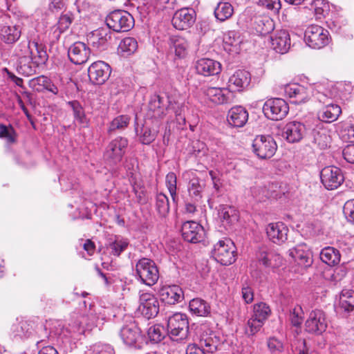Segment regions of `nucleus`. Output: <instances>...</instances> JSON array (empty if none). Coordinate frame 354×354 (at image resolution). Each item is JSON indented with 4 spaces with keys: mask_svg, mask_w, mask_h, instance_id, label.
I'll return each mask as SVG.
<instances>
[{
    "mask_svg": "<svg viewBox=\"0 0 354 354\" xmlns=\"http://www.w3.org/2000/svg\"><path fill=\"white\" fill-rule=\"evenodd\" d=\"M182 236L185 241L196 243L202 241L205 232L203 227L195 221H186L181 227Z\"/></svg>",
    "mask_w": 354,
    "mask_h": 354,
    "instance_id": "obj_20",
    "label": "nucleus"
},
{
    "mask_svg": "<svg viewBox=\"0 0 354 354\" xmlns=\"http://www.w3.org/2000/svg\"><path fill=\"white\" fill-rule=\"evenodd\" d=\"M271 46L277 53H286L290 48V37L286 30H277L270 37Z\"/></svg>",
    "mask_w": 354,
    "mask_h": 354,
    "instance_id": "obj_26",
    "label": "nucleus"
},
{
    "mask_svg": "<svg viewBox=\"0 0 354 354\" xmlns=\"http://www.w3.org/2000/svg\"><path fill=\"white\" fill-rule=\"evenodd\" d=\"M21 28L19 26H4L1 28V39L7 44L15 43L21 37Z\"/></svg>",
    "mask_w": 354,
    "mask_h": 354,
    "instance_id": "obj_36",
    "label": "nucleus"
},
{
    "mask_svg": "<svg viewBox=\"0 0 354 354\" xmlns=\"http://www.w3.org/2000/svg\"><path fill=\"white\" fill-rule=\"evenodd\" d=\"M196 21V12L194 9L183 8L177 10L172 18L174 27L178 30H185L191 27Z\"/></svg>",
    "mask_w": 354,
    "mask_h": 354,
    "instance_id": "obj_21",
    "label": "nucleus"
},
{
    "mask_svg": "<svg viewBox=\"0 0 354 354\" xmlns=\"http://www.w3.org/2000/svg\"><path fill=\"white\" fill-rule=\"evenodd\" d=\"M74 20V15L71 11L63 12L58 19L56 24L59 35L66 32L72 24Z\"/></svg>",
    "mask_w": 354,
    "mask_h": 354,
    "instance_id": "obj_51",
    "label": "nucleus"
},
{
    "mask_svg": "<svg viewBox=\"0 0 354 354\" xmlns=\"http://www.w3.org/2000/svg\"><path fill=\"white\" fill-rule=\"evenodd\" d=\"M111 73V66L103 61L95 62L88 68L90 81L97 85L103 84L109 78Z\"/></svg>",
    "mask_w": 354,
    "mask_h": 354,
    "instance_id": "obj_19",
    "label": "nucleus"
},
{
    "mask_svg": "<svg viewBox=\"0 0 354 354\" xmlns=\"http://www.w3.org/2000/svg\"><path fill=\"white\" fill-rule=\"evenodd\" d=\"M32 331V326L30 322L21 320L12 326V333L15 337L24 338L28 337Z\"/></svg>",
    "mask_w": 354,
    "mask_h": 354,
    "instance_id": "obj_50",
    "label": "nucleus"
},
{
    "mask_svg": "<svg viewBox=\"0 0 354 354\" xmlns=\"http://www.w3.org/2000/svg\"><path fill=\"white\" fill-rule=\"evenodd\" d=\"M313 95L317 102L323 104V107L317 113L319 120L326 123L337 120L342 110L337 103V88L333 86H326L324 84L318 83L315 84Z\"/></svg>",
    "mask_w": 354,
    "mask_h": 354,
    "instance_id": "obj_3",
    "label": "nucleus"
},
{
    "mask_svg": "<svg viewBox=\"0 0 354 354\" xmlns=\"http://www.w3.org/2000/svg\"><path fill=\"white\" fill-rule=\"evenodd\" d=\"M251 75L245 70H238L229 78L228 86L232 90L241 91L246 88L250 83Z\"/></svg>",
    "mask_w": 354,
    "mask_h": 354,
    "instance_id": "obj_31",
    "label": "nucleus"
},
{
    "mask_svg": "<svg viewBox=\"0 0 354 354\" xmlns=\"http://www.w3.org/2000/svg\"><path fill=\"white\" fill-rule=\"evenodd\" d=\"M289 107L281 98H271L263 104V111L266 118L272 120H282L288 113Z\"/></svg>",
    "mask_w": 354,
    "mask_h": 354,
    "instance_id": "obj_15",
    "label": "nucleus"
},
{
    "mask_svg": "<svg viewBox=\"0 0 354 354\" xmlns=\"http://www.w3.org/2000/svg\"><path fill=\"white\" fill-rule=\"evenodd\" d=\"M166 186L169 192V194L174 201L176 197V189H177V177L175 173L169 172L167 174L165 178Z\"/></svg>",
    "mask_w": 354,
    "mask_h": 354,
    "instance_id": "obj_60",
    "label": "nucleus"
},
{
    "mask_svg": "<svg viewBox=\"0 0 354 354\" xmlns=\"http://www.w3.org/2000/svg\"><path fill=\"white\" fill-rule=\"evenodd\" d=\"M212 254L218 263L223 266L230 265L236 260L234 245L230 239L220 240L214 245Z\"/></svg>",
    "mask_w": 354,
    "mask_h": 354,
    "instance_id": "obj_14",
    "label": "nucleus"
},
{
    "mask_svg": "<svg viewBox=\"0 0 354 354\" xmlns=\"http://www.w3.org/2000/svg\"><path fill=\"white\" fill-rule=\"evenodd\" d=\"M339 135L344 142H354V118L348 117L339 123Z\"/></svg>",
    "mask_w": 354,
    "mask_h": 354,
    "instance_id": "obj_37",
    "label": "nucleus"
},
{
    "mask_svg": "<svg viewBox=\"0 0 354 354\" xmlns=\"http://www.w3.org/2000/svg\"><path fill=\"white\" fill-rule=\"evenodd\" d=\"M160 300L169 305H175L184 299V292L178 285L163 286L159 290Z\"/></svg>",
    "mask_w": 354,
    "mask_h": 354,
    "instance_id": "obj_22",
    "label": "nucleus"
},
{
    "mask_svg": "<svg viewBox=\"0 0 354 354\" xmlns=\"http://www.w3.org/2000/svg\"><path fill=\"white\" fill-rule=\"evenodd\" d=\"M168 335L174 341H180L187 337L189 322L185 314L176 313L167 319Z\"/></svg>",
    "mask_w": 354,
    "mask_h": 354,
    "instance_id": "obj_6",
    "label": "nucleus"
},
{
    "mask_svg": "<svg viewBox=\"0 0 354 354\" xmlns=\"http://www.w3.org/2000/svg\"><path fill=\"white\" fill-rule=\"evenodd\" d=\"M32 49L30 46V41L28 40L21 41L15 49V55L19 60L30 59L32 54Z\"/></svg>",
    "mask_w": 354,
    "mask_h": 354,
    "instance_id": "obj_52",
    "label": "nucleus"
},
{
    "mask_svg": "<svg viewBox=\"0 0 354 354\" xmlns=\"http://www.w3.org/2000/svg\"><path fill=\"white\" fill-rule=\"evenodd\" d=\"M170 52L174 53L176 58L183 59L188 53L189 46L188 41L180 36H172L169 38Z\"/></svg>",
    "mask_w": 354,
    "mask_h": 354,
    "instance_id": "obj_34",
    "label": "nucleus"
},
{
    "mask_svg": "<svg viewBox=\"0 0 354 354\" xmlns=\"http://www.w3.org/2000/svg\"><path fill=\"white\" fill-rule=\"evenodd\" d=\"M24 61L25 62L26 60H19L17 67L18 72L27 77L35 74L38 66L32 64V62H28V64L24 63Z\"/></svg>",
    "mask_w": 354,
    "mask_h": 354,
    "instance_id": "obj_63",
    "label": "nucleus"
},
{
    "mask_svg": "<svg viewBox=\"0 0 354 354\" xmlns=\"http://www.w3.org/2000/svg\"><path fill=\"white\" fill-rule=\"evenodd\" d=\"M195 68L196 73L201 75L213 76L221 73V64L214 59L202 58L196 62Z\"/></svg>",
    "mask_w": 354,
    "mask_h": 354,
    "instance_id": "obj_25",
    "label": "nucleus"
},
{
    "mask_svg": "<svg viewBox=\"0 0 354 354\" xmlns=\"http://www.w3.org/2000/svg\"><path fill=\"white\" fill-rule=\"evenodd\" d=\"M136 276L143 284L152 286L159 279V270L156 263L151 259L142 258L136 264Z\"/></svg>",
    "mask_w": 354,
    "mask_h": 354,
    "instance_id": "obj_5",
    "label": "nucleus"
},
{
    "mask_svg": "<svg viewBox=\"0 0 354 354\" xmlns=\"http://www.w3.org/2000/svg\"><path fill=\"white\" fill-rule=\"evenodd\" d=\"M328 325L326 313L321 309H315L310 312L305 322V330L308 333L320 335L324 333Z\"/></svg>",
    "mask_w": 354,
    "mask_h": 354,
    "instance_id": "obj_13",
    "label": "nucleus"
},
{
    "mask_svg": "<svg viewBox=\"0 0 354 354\" xmlns=\"http://www.w3.org/2000/svg\"><path fill=\"white\" fill-rule=\"evenodd\" d=\"M149 8L156 12L174 10L176 0H149Z\"/></svg>",
    "mask_w": 354,
    "mask_h": 354,
    "instance_id": "obj_48",
    "label": "nucleus"
},
{
    "mask_svg": "<svg viewBox=\"0 0 354 354\" xmlns=\"http://www.w3.org/2000/svg\"><path fill=\"white\" fill-rule=\"evenodd\" d=\"M270 313L271 310L270 306L264 302H259L254 305L253 314L252 316L263 322H265Z\"/></svg>",
    "mask_w": 354,
    "mask_h": 354,
    "instance_id": "obj_55",
    "label": "nucleus"
},
{
    "mask_svg": "<svg viewBox=\"0 0 354 354\" xmlns=\"http://www.w3.org/2000/svg\"><path fill=\"white\" fill-rule=\"evenodd\" d=\"M329 39L328 31L318 25L309 26L304 32V41L312 48H322L329 43Z\"/></svg>",
    "mask_w": 354,
    "mask_h": 354,
    "instance_id": "obj_11",
    "label": "nucleus"
},
{
    "mask_svg": "<svg viewBox=\"0 0 354 354\" xmlns=\"http://www.w3.org/2000/svg\"><path fill=\"white\" fill-rule=\"evenodd\" d=\"M32 45L35 48L36 54L32 52L30 59L32 64L36 66L45 65L48 60V55L47 54L45 45L39 44L36 41H32Z\"/></svg>",
    "mask_w": 354,
    "mask_h": 354,
    "instance_id": "obj_40",
    "label": "nucleus"
},
{
    "mask_svg": "<svg viewBox=\"0 0 354 354\" xmlns=\"http://www.w3.org/2000/svg\"><path fill=\"white\" fill-rule=\"evenodd\" d=\"M288 232L287 226L281 222L270 223L266 227L268 239L274 243L278 245L287 240Z\"/></svg>",
    "mask_w": 354,
    "mask_h": 354,
    "instance_id": "obj_27",
    "label": "nucleus"
},
{
    "mask_svg": "<svg viewBox=\"0 0 354 354\" xmlns=\"http://www.w3.org/2000/svg\"><path fill=\"white\" fill-rule=\"evenodd\" d=\"M315 85L306 88L298 83H290L284 86L285 95L290 99V102L294 104H299L307 102L310 95H313Z\"/></svg>",
    "mask_w": 354,
    "mask_h": 354,
    "instance_id": "obj_17",
    "label": "nucleus"
},
{
    "mask_svg": "<svg viewBox=\"0 0 354 354\" xmlns=\"http://www.w3.org/2000/svg\"><path fill=\"white\" fill-rule=\"evenodd\" d=\"M321 182L328 190L337 189L344 181L342 170L334 166L323 168L320 172Z\"/></svg>",
    "mask_w": 354,
    "mask_h": 354,
    "instance_id": "obj_18",
    "label": "nucleus"
},
{
    "mask_svg": "<svg viewBox=\"0 0 354 354\" xmlns=\"http://www.w3.org/2000/svg\"><path fill=\"white\" fill-rule=\"evenodd\" d=\"M289 254L301 266L307 268L313 263L311 252L306 244L298 245L290 250Z\"/></svg>",
    "mask_w": 354,
    "mask_h": 354,
    "instance_id": "obj_30",
    "label": "nucleus"
},
{
    "mask_svg": "<svg viewBox=\"0 0 354 354\" xmlns=\"http://www.w3.org/2000/svg\"><path fill=\"white\" fill-rule=\"evenodd\" d=\"M203 188L204 183L199 178H193L190 179L187 189L189 196L192 198L193 202H198L202 198Z\"/></svg>",
    "mask_w": 354,
    "mask_h": 354,
    "instance_id": "obj_42",
    "label": "nucleus"
},
{
    "mask_svg": "<svg viewBox=\"0 0 354 354\" xmlns=\"http://www.w3.org/2000/svg\"><path fill=\"white\" fill-rule=\"evenodd\" d=\"M119 336L124 344L130 348L140 349L143 346L144 337L141 330L131 317H127L120 329Z\"/></svg>",
    "mask_w": 354,
    "mask_h": 354,
    "instance_id": "obj_4",
    "label": "nucleus"
},
{
    "mask_svg": "<svg viewBox=\"0 0 354 354\" xmlns=\"http://www.w3.org/2000/svg\"><path fill=\"white\" fill-rule=\"evenodd\" d=\"M189 309L190 312L199 317H206L210 313V306L201 298H194L189 301Z\"/></svg>",
    "mask_w": 354,
    "mask_h": 354,
    "instance_id": "obj_38",
    "label": "nucleus"
},
{
    "mask_svg": "<svg viewBox=\"0 0 354 354\" xmlns=\"http://www.w3.org/2000/svg\"><path fill=\"white\" fill-rule=\"evenodd\" d=\"M267 346L272 354H280L283 351V342L274 337L268 338Z\"/></svg>",
    "mask_w": 354,
    "mask_h": 354,
    "instance_id": "obj_64",
    "label": "nucleus"
},
{
    "mask_svg": "<svg viewBox=\"0 0 354 354\" xmlns=\"http://www.w3.org/2000/svg\"><path fill=\"white\" fill-rule=\"evenodd\" d=\"M147 335L152 344H158L165 337L166 331L163 326L156 324L149 328Z\"/></svg>",
    "mask_w": 354,
    "mask_h": 354,
    "instance_id": "obj_49",
    "label": "nucleus"
},
{
    "mask_svg": "<svg viewBox=\"0 0 354 354\" xmlns=\"http://www.w3.org/2000/svg\"><path fill=\"white\" fill-rule=\"evenodd\" d=\"M304 312L301 306H295L290 313V321L294 326H300L303 322Z\"/></svg>",
    "mask_w": 354,
    "mask_h": 354,
    "instance_id": "obj_61",
    "label": "nucleus"
},
{
    "mask_svg": "<svg viewBox=\"0 0 354 354\" xmlns=\"http://www.w3.org/2000/svg\"><path fill=\"white\" fill-rule=\"evenodd\" d=\"M328 4L324 0H313L311 3V9L314 10L317 17L320 18L324 16L325 13L328 11Z\"/></svg>",
    "mask_w": 354,
    "mask_h": 354,
    "instance_id": "obj_62",
    "label": "nucleus"
},
{
    "mask_svg": "<svg viewBox=\"0 0 354 354\" xmlns=\"http://www.w3.org/2000/svg\"><path fill=\"white\" fill-rule=\"evenodd\" d=\"M339 306L346 312L354 310V291L344 289L339 297Z\"/></svg>",
    "mask_w": 354,
    "mask_h": 354,
    "instance_id": "obj_46",
    "label": "nucleus"
},
{
    "mask_svg": "<svg viewBox=\"0 0 354 354\" xmlns=\"http://www.w3.org/2000/svg\"><path fill=\"white\" fill-rule=\"evenodd\" d=\"M133 192L136 195L138 203L145 204L147 202L145 187L136 181H131Z\"/></svg>",
    "mask_w": 354,
    "mask_h": 354,
    "instance_id": "obj_59",
    "label": "nucleus"
},
{
    "mask_svg": "<svg viewBox=\"0 0 354 354\" xmlns=\"http://www.w3.org/2000/svg\"><path fill=\"white\" fill-rule=\"evenodd\" d=\"M233 13L234 8L229 2H219L214 10L215 17L221 21L230 18Z\"/></svg>",
    "mask_w": 354,
    "mask_h": 354,
    "instance_id": "obj_45",
    "label": "nucleus"
},
{
    "mask_svg": "<svg viewBox=\"0 0 354 354\" xmlns=\"http://www.w3.org/2000/svg\"><path fill=\"white\" fill-rule=\"evenodd\" d=\"M99 319H104V317L97 315L95 306L90 304L89 309L85 308L83 314L73 313L66 326L56 323L48 338L51 342L56 340L58 344H69L72 339H78L86 328L90 329L96 326Z\"/></svg>",
    "mask_w": 354,
    "mask_h": 354,
    "instance_id": "obj_2",
    "label": "nucleus"
},
{
    "mask_svg": "<svg viewBox=\"0 0 354 354\" xmlns=\"http://www.w3.org/2000/svg\"><path fill=\"white\" fill-rule=\"evenodd\" d=\"M90 54V48L86 44L81 41L73 44L68 50L70 61L77 65L85 63L88 60Z\"/></svg>",
    "mask_w": 354,
    "mask_h": 354,
    "instance_id": "obj_24",
    "label": "nucleus"
},
{
    "mask_svg": "<svg viewBox=\"0 0 354 354\" xmlns=\"http://www.w3.org/2000/svg\"><path fill=\"white\" fill-rule=\"evenodd\" d=\"M138 42L133 37H125L120 43L118 53L121 57H127L134 54L138 50Z\"/></svg>",
    "mask_w": 354,
    "mask_h": 354,
    "instance_id": "obj_39",
    "label": "nucleus"
},
{
    "mask_svg": "<svg viewBox=\"0 0 354 354\" xmlns=\"http://www.w3.org/2000/svg\"><path fill=\"white\" fill-rule=\"evenodd\" d=\"M264 322L252 316L248 319L247 326L245 327L246 335L248 336L254 335L257 332L260 330Z\"/></svg>",
    "mask_w": 354,
    "mask_h": 354,
    "instance_id": "obj_58",
    "label": "nucleus"
},
{
    "mask_svg": "<svg viewBox=\"0 0 354 354\" xmlns=\"http://www.w3.org/2000/svg\"><path fill=\"white\" fill-rule=\"evenodd\" d=\"M130 122V117L127 115H121L115 118L109 124L107 132L111 134L117 130L126 129Z\"/></svg>",
    "mask_w": 354,
    "mask_h": 354,
    "instance_id": "obj_54",
    "label": "nucleus"
},
{
    "mask_svg": "<svg viewBox=\"0 0 354 354\" xmlns=\"http://www.w3.org/2000/svg\"><path fill=\"white\" fill-rule=\"evenodd\" d=\"M238 34L234 31L229 32L223 39L225 44V48L227 49V46L233 48V49L229 48L230 51L236 52L239 50V46L241 43V40L239 38Z\"/></svg>",
    "mask_w": 354,
    "mask_h": 354,
    "instance_id": "obj_56",
    "label": "nucleus"
},
{
    "mask_svg": "<svg viewBox=\"0 0 354 354\" xmlns=\"http://www.w3.org/2000/svg\"><path fill=\"white\" fill-rule=\"evenodd\" d=\"M256 260L259 266L266 270L274 272L282 266V257L267 246L260 247L255 254Z\"/></svg>",
    "mask_w": 354,
    "mask_h": 354,
    "instance_id": "obj_10",
    "label": "nucleus"
},
{
    "mask_svg": "<svg viewBox=\"0 0 354 354\" xmlns=\"http://www.w3.org/2000/svg\"><path fill=\"white\" fill-rule=\"evenodd\" d=\"M155 208L160 217H165L169 212L168 197L163 193H158L155 198Z\"/></svg>",
    "mask_w": 354,
    "mask_h": 354,
    "instance_id": "obj_47",
    "label": "nucleus"
},
{
    "mask_svg": "<svg viewBox=\"0 0 354 354\" xmlns=\"http://www.w3.org/2000/svg\"><path fill=\"white\" fill-rule=\"evenodd\" d=\"M159 307V301L153 294L148 292L140 294L138 310L143 317L148 319L156 317Z\"/></svg>",
    "mask_w": 354,
    "mask_h": 354,
    "instance_id": "obj_16",
    "label": "nucleus"
},
{
    "mask_svg": "<svg viewBox=\"0 0 354 354\" xmlns=\"http://www.w3.org/2000/svg\"><path fill=\"white\" fill-rule=\"evenodd\" d=\"M253 28L257 34L266 35L274 30V24L268 16H257L254 17Z\"/></svg>",
    "mask_w": 354,
    "mask_h": 354,
    "instance_id": "obj_35",
    "label": "nucleus"
},
{
    "mask_svg": "<svg viewBox=\"0 0 354 354\" xmlns=\"http://www.w3.org/2000/svg\"><path fill=\"white\" fill-rule=\"evenodd\" d=\"M204 94L216 104L230 103L232 93L227 88L218 87H208L204 89Z\"/></svg>",
    "mask_w": 354,
    "mask_h": 354,
    "instance_id": "obj_29",
    "label": "nucleus"
},
{
    "mask_svg": "<svg viewBox=\"0 0 354 354\" xmlns=\"http://www.w3.org/2000/svg\"><path fill=\"white\" fill-rule=\"evenodd\" d=\"M129 140L127 138L118 136L109 142L106 146L104 157L111 165H116L120 162L124 156Z\"/></svg>",
    "mask_w": 354,
    "mask_h": 354,
    "instance_id": "obj_9",
    "label": "nucleus"
},
{
    "mask_svg": "<svg viewBox=\"0 0 354 354\" xmlns=\"http://www.w3.org/2000/svg\"><path fill=\"white\" fill-rule=\"evenodd\" d=\"M111 39V32L109 29L99 28L93 32L90 41L93 48L99 51H103L107 49Z\"/></svg>",
    "mask_w": 354,
    "mask_h": 354,
    "instance_id": "obj_33",
    "label": "nucleus"
},
{
    "mask_svg": "<svg viewBox=\"0 0 354 354\" xmlns=\"http://www.w3.org/2000/svg\"><path fill=\"white\" fill-rule=\"evenodd\" d=\"M129 245V241L127 239L120 236H115L113 241H110L107 249L111 255L119 257Z\"/></svg>",
    "mask_w": 354,
    "mask_h": 354,
    "instance_id": "obj_44",
    "label": "nucleus"
},
{
    "mask_svg": "<svg viewBox=\"0 0 354 354\" xmlns=\"http://www.w3.org/2000/svg\"><path fill=\"white\" fill-rule=\"evenodd\" d=\"M218 214L222 222L226 224H232L238 220L236 209L226 205H219Z\"/></svg>",
    "mask_w": 354,
    "mask_h": 354,
    "instance_id": "obj_43",
    "label": "nucleus"
},
{
    "mask_svg": "<svg viewBox=\"0 0 354 354\" xmlns=\"http://www.w3.org/2000/svg\"><path fill=\"white\" fill-rule=\"evenodd\" d=\"M306 133L304 124L297 121L288 122L283 129V137L290 143L299 142Z\"/></svg>",
    "mask_w": 354,
    "mask_h": 354,
    "instance_id": "obj_23",
    "label": "nucleus"
},
{
    "mask_svg": "<svg viewBox=\"0 0 354 354\" xmlns=\"http://www.w3.org/2000/svg\"><path fill=\"white\" fill-rule=\"evenodd\" d=\"M219 344V338L213 333L203 332L199 339V344H189L186 354H212Z\"/></svg>",
    "mask_w": 354,
    "mask_h": 354,
    "instance_id": "obj_8",
    "label": "nucleus"
},
{
    "mask_svg": "<svg viewBox=\"0 0 354 354\" xmlns=\"http://www.w3.org/2000/svg\"><path fill=\"white\" fill-rule=\"evenodd\" d=\"M184 102L179 96L169 95L165 99L159 95L154 94L151 96L147 111V119L142 125L140 133H137L139 140L143 145H149L153 142L159 131L158 120L174 113L179 128L183 129L185 125Z\"/></svg>",
    "mask_w": 354,
    "mask_h": 354,
    "instance_id": "obj_1",
    "label": "nucleus"
},
{
    "mask_svg": "<svg viewBox=\"0 0 354 354\" xmlns=\"http://www.w3.org/2000/svg\"><path fill=\"white\" fill-rule=\"evenodd\" d=\"M277 145L270 136H257L252 142V151L260 159H269L276 153Z\"/></svg>",
    "mask_w": 354,
    "mask_h": 354,
    "instance_id": "obj_12",
    "label": "nucleus"
},
{
    "mask_svg": "<svg viewBox=\"0 0 354 354\" xmlns=\"http://www.w3.org/2000/svg\"><path fill=\"white\" fill-rule=\"evenodd\" d=\"M30 83L33 86H35L36 85L42 86L44 89H46L53 94H57L58 93L57 87L52 82L51 80L46 76L40 75L33 78L31 80Z\"/></svg>",
    "mask_w": 354,
    "mask_h": 354,
    "instance_id": "obj_53",
    "label": "nucleus"
},
{
    "mask_svg": "<svg viewBox=\"0 0 354 354\" xmlns=\"http://www.w3.org/2000/svg\"><path fill=\"white\" fill-rule=\"evenodd\" d=\"M311 137L313 142L321 149L328 148L331 142L329 130L322 122L313 129Z\"/></svg>",
    "mask_w": 354,
    "mask_h": 354,
    "instance_id": "obj_28",
    "label": "nucleus"
},
{
    "mask_svg": "<svg viewBox=\"0 0 354 354\" xmlns=\"http://www.w3.org/2000/svg\"><path fill=\"white\" fill-rule=\"evenodd\" d=\"M105 22L109 29L117 32H127L134 26V19L127 11L117 10L109 13Z\"/></svg>",
    "mask_w": 354,
    "mask_h": 354,
    "instance_id": "obj_7",
    "label": "nucleus"
},
{
    "mask_svg": "<svg viewBox=\"0 0 354 354\" xmlns=\"http://www.w3.org/2000/svg\"><path fill=\"white\" fill-rule=\"evenodd\" d=\"M248 112L241 106L232 107L227 115L228 123L234 127H242L248 120Z\"/></svg>",
    "mask_w": 354,
    "mask_h": 354,
    "instance_id": "obj_32",
    "label": "nucleus"
},
{
    "mask_svg": "<svg viewBox=\"0 0 354 354\" xmlns=\"http://www.w3.org/2000/svg\"><path fill=\"white\" fill-rule=\"evenodd\" d=\"M113 348L106 344H95L90 347L85 354H114Z\"/></svg>",
    "mask_w": 354,
    "mask_h": 354,
    "instance_id": "obj_57",
    "label": "nucleus"
},
{
    "mask_svg": "<svg viewBox=\"0 0 354 354\" xmlns=\"http://www.w3.org/2000/svg\"><path fill=\"white\" fill-rule=\"evenodd\" d=\"M321 260L328 266H334L340 261V254L338 250L333 247H326L320 252Z\"/></svg>",
    "mask_w": 354,
    "mask_h": 354,
    "instance_id": "obj_41",
    "label": "nucleus"
}]
</instances>
